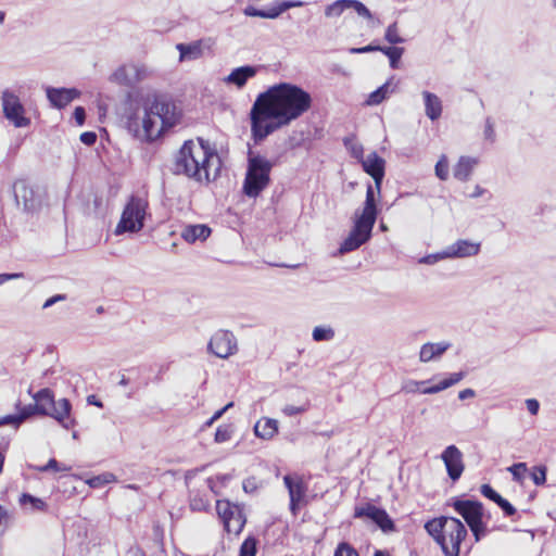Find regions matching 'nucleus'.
Returning <instances> with one entry per match:
<instances>
[{
	"instance_id": "nucleus-1",
	"label": "nucleus",
	"mask_w": 556,
	"mask_h": 556,
	"mask_svg": "<svg viewBox=\"0 0 556 556\" xmlns=\"http://www.w3.org/2000/svg\"><path fill=\"white\" fill-rule=\"evenodd\" d=\"M312 104L311 93L291 83H279L261 92L249 113L254 143H261L276 130L289 126L309 111Z\"/></svg>"
},
{
	"instance_id": "nucleus-2",
	"label": "nucleus",
	"mask_w": 556,
	"mask_h": 556,
	"mask_svg": "<svg viewBox=\"0 0 556 556\" xmlns=\"http://www.w3.org/2000/svg\"><path fill=\"white\" fill-rule=\"evenodd\" d=\"M220 157L207 140H187L175 156L173 173L186 175L198 182L216 179L220 168Z\"/></svg>"
},
{
	"instance_id": "nucleus-3",
	"label": "nucleus",
	"mask_w": 556,
	"mask_h": 556,
	"mask_svg": "<svg viewBox=\"0 0 556 556\" xmlns=\"http://www.w3.org/2000/svg\"><path fill=\"white\" fill-rule=\"evenodd\" d=\"M376 192V187L367 186L363 212L357 216L351 232L341 243L339 248L341 254L357 250L370 239L378 215Z\"/></svg>"
},
{
	"instance_id": "nucleus-4",
	"label": "nucleus",
	"mask_w": 556,
	"mask_h": 556,
	"mask_svg": "<svg viewBox=\"0 0 556 556\" xmlns=\"http://www.w3.org/2000/svg\"><path fill=\"white\" fill-rule=\"evenodd\" d=\"M274 164L260 154L248 153V168L243 182V192L256 198L270 182V170Z\"/></svg>"
},
{
	"instance_id": "nucleus-5",
	"label": "nucleus",
	"mask_w": 556,
	"mask_h": 556,
	"mask_svg": "<svg viewBox=\"0 0 556 556\" xmlns=\"http://www.w3.org/2000/svg\"><path fill=\"white\" fill-rule=\"evenodd\" d=\"M148 202L139 197H130L124 207L121 220L116 227V233L138 232L144 226Z\"/></svg>"
},
{
	"instance_id": "nucleus-6",
	"label": "nucleus",
	"mask_w": 556,
	"mask_h": 556,
	"mask_svg": "<svg viewBox=\"0 0 556 556\" xmlns=\"http://www.w3.org/2000/svg\"><path fill=\"white\" fill-rule=\"evenodd\" d=\"M216 511L223 522L224 530L228 534L239 535L245 523L247 515L243 504L232 503L228 500L216 502Z\"/></svg>"
},
{
	"instance_id": "nucleus-7",
	"label": "nucleus",
	"mask_w": 556,
	"mask_h": 556,
	"mask_svg": "<svg viewBox=\"0 0 556 556\" xmlns=\"http://www.w3.org/2000/svg\"><path fill=\"white\" fill-rule=\"evenodd\" d=\"M4 117L15 127L22 128L30 125V119L25 116V108L18 96L5 89L1 96Z\"/></svg>"
},
{
	"instance_id": "nucleus-8",
	"label": "nucleus",
	"mask_w": 556,
	"mask_h": 556,
	"mask_svg": "<svg viewBox=\"0 0 556 556\" xmlns=\"http://www.w3.org/2000/svg\"><path fill=\"white\" fill-rule=\"evenodd\" d=\"M446 541V549H442L445 556H458L462 541L467 535V529L458 518L446 517L444 531H442Z\"/></svg>"
},
{
	"instance_id": "nucleus-9",
	"label": "nucleus",
	"mask_w": 556,
	"mask_h": 556,
	"mask_svg": "<svg viewBox=\"0 0 556 556\" xmlns=\"http://www.w3.org/2000/svg\"><path fill=\"white\" fill-rule=\"evenodd\" d=\"M17 205H23L26 213L37 212L41 207V195L25 179H18L12 187Z\"/></svg>"
},
{
	"instance_id": "nucleus-10",
	"label": "nucleus",
	"mask_w": 556,
	"mask_h": 556,
	"mask_svg": "<svg viewBox=\"0 0 556 556\" xmlns=\"http://www.w3.org/2000/svg\"><path fill=\"white\" fill-rule=\"evenodd\" d=\"M207 350L219 358H227L238 350L236 337L231 331L220 329L212 336Z\"/></svg>"
},
{
	"instance_id": "nucleus-11",
	"label": "nucleus",
	"mask_w": 556,
	"mask_h": 556,
	"mask_svg": "<svg viewBox=\"0 0 556 556\" xmlns=\"http://www.w3.org/2000/svg\"><path fill=\"white\" fill-rule=\"evenodd\" d=\"M354 517L370 519L383 532H390L395 529V525L388 513L383 508L377 507L372 504H366L362 507H356Z\"/></svg>"
},
{
	"instance_id": "nucleus-12",
	"label": "nucleus",
	"mask_w": 556,
	"mask_h": 556,
	"mask_svg": "<svg viewBox=\"0 0 556 556\" xmlns=\"http://www.w3.org/2000/svg\"><path fill=\"white\" fill-rule=\"evenodd\" d=\"M452 506L468 526L483 520L484 509L479 501L455 498Z\"/></svg>"
},
{
	"instance_id": "nucleus-13",
	"label": "nucleus",
	"mask_w": 556,
	"mask_h": 556,
	"mask_svg": "<svg viewBox=\"0 0 556 556\" xmlns=\"http://www.w3.org/2000/svg\"><path fill=\"white\" fill-rule=\"evenodd\" d=\"M441 458L445 465L448 478L457 481L465 469L463 453L456 445H448L441 454Z\"/></svg>"
},
{
	"instance_id": "nucleus-14",
	"label": "nucleus",
	"mask_w": 556,
	"mask_h": 556,
	"mask_svg": "<svg viewBox=\"0 0 556 556\" xmlns=\"http://www.w3.org/2000/svg\"><path fill=\"white\" fill-rule=\"evenodd\" d=\"M362 166L375 181L377 193L380 194L381 185L386 174V161L377 152H370L365 159H362Z\"/></svg>"
},
{
	"instance_id": "nucleus-15",
	"label": "nucleus",
	"mask_w": 556,
	"mask_h": 556,
	"mask_svg": "<svg viewBox=\"0 0 556 556\" xmlns=\"http://www.w3.org/2000/svg\"><path fill=\"white\" fill-rule=\"evenodd\" d=\"M283 482L289 492L290 510L295 515L299 510V505L304 501L307 486L299 476L286 475Z\"/></svg>"
},
{
	"instance_id": "nucleus-16",
	"label": "nucleus",
	"mask_w": 556,
	"mask_h": 556,
	"mask_svg": "<svg viewBox=\"0 0 556 556\" xmlns=\"http://www.w3.org/2000/svg\"><path fill=\"white\" fill-rule=\"evenodd\" d=\"M303 5L304 2L300 0H283L278 2L275 7L268 10L256 9L252 5H249L243 10V13L247 16H256L262 18L274 20L280 16L283 12H286L289 9L300 8Z\"/></svg>"
},
{
	"instance_id": "nucleus-17",
	"label": "nucleus",
	"mask_w": 556,
	"mask_h": 556,
	"mask_svg": "<svg viewBox=\"0 0 556 556\" xmlns=\"http://www.w3.org/2000/svg\"><path fill=\"white\" fill-rule=\"evenodd\" d=\"M146 77V68L137 65L119 66L110 77L111 81L132 87Z\"/></svg>"
},
{
	"instance_id": "nucleus-18",
	"label": "nucleus",
	"mask_w": 556,
	"mask_h": 556,
	"mask_svg": "<svg viewBox=\"0 0 556 556\" xmlns=\"http://www.w3.org/2000/svg\"><path fill=\"white\" fill-rule=\"evenodd\" d=\"M48 413L46 416L52 417L65 429H72L76 425L75 418L72 417V404L68 399L54 400V405Z\"/></svg>"
},
{
	"instance_id": "nucleus-19",
	"label": "nucleus",
	"mask_w": 556,
	"mask_h": 556,
	"mask_svg": "<svg viewBox=\"0 0 556 556\" xmlns=\"http://www.w3.org/2000/svg\"><path fill=\"white\" fill-rule=\"evenodd\" d=\"M481 250V243L468 239H458L445 248V256L448 258H465L478 255Z\"/></svg>"
},
{
	"instance_id": "nucleus-20",
	"label": "nucleus",
	"mask_w": 556,
	"mask_h": 556,
	"mask_svg": "<svg viewBox=\"0 0 556 556\" xmlns=\"http://www.w3.org/2000/svg\"><path fill=\"white\" fill-rule=\"evenodd\" d=\"M47 98L51 106L55 109H63L76 98L79 97L80 92L75 88H46Z\"/></svg>"
},
{
	"instance_id": "nucleus-21",
	"label": "nucleus",
	"mask_w": 556,
	"mask_h": 556,
	"mask_svg": "<svg viewBox=\"0 0 556 556\" xmlns=\"http://www.w3.org/2000/svg\"><path fill=\"white\" fill-rule=\"evenodd\" d=\"M174 110V104L160 98H155L150 106V112L153 113V116L161 121L162 128H168L175 125Z\"/></svg>"
},
{
	"instance_id": "nucleus-22",
	"label": "nucleus",
	"mask_w": 556,
	"mask_h": 556,
	"mask_svg": "<svg viewBox=\"0 0 556 556\" xmlns=\"http://www.w3.org/2000/svg\"><path fill=\"white\" fill-rule=\"evenodd\" d=\"M260 70V66L243 65L233 68L230 74L224 78V81L228 85H233L241 89L245 86L250 78H253Z\"/></svg>"
},
{
	"instance_id": "nucleus-23",
	"label": "nucleus",
	"mask_w": 556,
	"mask_h": 556,
	"mask_svg": "<svg viewBox=\"0 0 556 556\" xmlns=\"http://www.w3.org/2000/svg\"><path fill=\"white\" fill-rule=\"evenodd\" d=\"M156 117L153 116V113L150 112V108H146L143 111V116L141 118V138L146 141H153L154 139L159 138L162 130L164 128H156Z\"/></svg>"
},
{
	"instance_id": "nucleus-24",
	"label": "nucleus",
	"mask_w": 556,
	"mask_h": 556,
	"mask_svg": "<svg viewBox=\"0 0 556 556\" xmlns=\"http://www.w3.org/2000/svg\"><path fill=\"white\" fill-rule=\"evenodd\" d=\"M450 342H438V343H431L427 342L421 345L420 352H419V359L422 363H428L434 358H438L442 356L450 348Z\"/></svg>"
},
{
	"instance_id": "nucleus-25",
	"label": "nucleus",
	"mask_w": 556,
	"mask_h": 556,
	"mask_svg": "<svg viewBox=\"0 0 556 556\" xmlns=\"http://www.w3.org/2000/svg\"><path fill=\"white\" fill-rule=\"evenodd\" d=\"M28 393L31 395L34 402L37 404L40 416H46L49 414L51 407L54 405V393L49 388L40 389L39 391L33 393L31 388H29Z\"/></svg>"
},
{
	"instance_id": "nucleus-26",
	"label": "nucleus",
	"mask_w": 556,
	"mask_h": 556,
	"mask_svg": "<svg viewBox=\"0 0 556 556\" xmlns=\"http://www.w3.org/2000/svg\"><path fill=\"white\" fill-rule=\"evenodd\" d=\"M18 505L26 514L46 513L49 508L48 504L42 498L29 493H22L20 495Z\"/></svg>"
},
{
	"instance_id": "nucleus-27",
	"label": "nucleus",
	"mask_w": 556,
	"mask_h": 556,
	"mask_svg": "<svg viewBox=\"0 0 556 556\" xmlns=\"http://www.w3.org/2000/svg\"><path fill=\"white\" fill-rule=\"evenodd\" d=\"M211 228L204 224L188 225L181 231V238L188 243L205 241L211 236Z\"/></svg>"
},
{
	"instance_id": "nucleus-28",
	"label": "nucleus",
	"mask_w": 556,
	"mask_h": 556,
	"mask_svg": "<svg viewBox=\"0 0 556 556\" xmlns=\"http://www.w3.org/2000/svg\"><path fill=\"white\" fill-rule=\"evenodd\" d=\"M445 521L446 516H442L439 518L431 519L425 523L426 531L440 545L441 549H446V541L444 539V535L442 534V531H444Z\"/></svg>"
},
{
	"instance_id": "nucleus-29",
	"label": "nucleus",
	"mask_w": 556,
	"mask_h": 556,
	"mask_svg": "<svg viewBox=\"0 0 556 556\" xmlns=\"http://www.w3.org/2000/svg\"><path fill=\"white\" fill-rule=\"evenodd\" d=\"M204 40H197L191 43H178L176 46L179 51L180 61L197 60L203 55Z\"/></svg>"
},
{
	"instance_id": "nucleus-30",
	"label": "nucleus",
	"mask_w": 556,
	"mask_h": 556,
	"mask_svg": "<svg viewBox=\"0 0 556 556\" xmlns=\"http://www.w3.org/2000/svg\"><path fill=\"white\" fill-rule=\"evenodd\" d=\"M422 97L425 101L426 115L431 121H437L442 114V102L440 98L430 91H424Z\"/></svg>"
},
{
	"instance_id": "nucleus-31",
	"label": "nucleus",
	"mask_w": 556,
	"mask_h": 556,
	"mask_svg": "<svg viewBox=\"0 0 556 556\" xmlns=\"http://www.w3.org/2000/svg\"><path fill=\"white\" fill-rule=\"evenodd\" d=\"M278 432V421L273 418H262L254 426L256 437L269 440Z\"/></svg>"
},
{
	"instance_id": "nucleus-32",
	"label": "nucleus",
	"mask_w": 556,
	"mask_h": 556,
	"mask_svg": "<svg viewBox=\"0 0 556 556\" xmlns=\"http://www.w3.org/2000/svg\"><path fill=\"white\" fill-rule=\"evenodd\" d=\"M464 377H465V372H463V371L453 372L450 375V377L441 380L439 383L431 386V387L424 388L420 391V393L434 394V393L441 392V391L458 383Z\"/></svg>"
},
{
	"instance_id": "nucleus-33",
	"label": "nucleus",
	"mask_w": 556,
	"mask_h": 556,
	"mask_svg": "<svg viewBox=\"0 0 556 556\" xmlns=\"http://www.w3.org/2000/svg\"><path fill=\"white\" fill-rule=\"evenodd\" d=\"M476 163L475 159L462 156L454 167V177L460 181L468 180Z\"/></svg>"
},
{
	"instance_id": "nucleus-34",
	"label": "nucleus",
	"mask_w": 556,
	"mask_h": 556,
	"mask_svg": "<svg viewBox=\"0 0 556 556\" xmlns=\"http://www.w3.org/2000/svg\"><path fill=\"white\" fill-rule=\"evenodd\" d=\"M393 91L394 88H391V83L387 81L368 96L366 103L368 105H378Z\"/></svg>"
},
{
	"instance_id": "nucleus-35",
	"label": "nucleus",
	"mask_w": 556,
	"mask_h": 556,
	"mask_svg": "<svg viewBox=\"0 0 556 556\" xmlns=\"http://www.w3.org/2000/svg\"><path fill=\"white\" fill-rule=\"evenodd\" d=\"M381 52L389 58L391 68L395 70L399 67L400 60L404 53V48L383 46Z\"/></svg>"
},
{
	"instance_id": "nucleus-36",
	"label": "nucleus",
	"mask_w": 556,
	"mask_h": 556,
	"mask_svg": "<svg viewBox=\"0 0 556 556\" xmlns=\"http://www.w3.org/2000/svg\"><path fill=\"white\" fill-rule=\"evenodd\" d=\"M334 330L331 327L317 326L313 329V340L316 342L330 341L334 338Z\"/></svg>"
},
{
	"instance_id": "nucleus-37",
	"label": "nucleus",
	"mask_w": 556,
	"mask_h": 556,
	"mask_svg": "<svg viewBox=\"0 0 556 556\" xmlns=\"http://www.w3.org/2000/svg\"><path fill=\"white\" fill-rule=\"evenodd\" d=\"M348 9V0H337L325 9L327 17H338Z\"/></svg>"
},
{
	"instance_id": "nucleus-38",
	"label": "nucleus",
	"mask_w": 556,
	"mask_h": 556,
	"mask_svg": "<svg viewBox=\"0 0 556 556\" xmlns=\"http://www.w3.org/2000/svg\"><path fill=\"white\" fill-rule=\"evenodd\" d=\"M257 552V540L250 535L241 544L239 556H255Z\"/></svg>"
},
{
	"instance_id": "nucleus-39",
	"label": "nucleus",
	"mask_w": 556,
	"mask_h": 556,
	"mask_svg": "<svg viewBox=\"0 0 556 556\" xmlns=\"http://www.w3.org/2000/svg\"><path fill=\"white\" fill-rule=\"evenodd\" d=\"M384 39L391 45H399L405 41V39L399 35L397 22H393L387 27Z\"/></svg>"
},
{
	"instance_id": "nucleus-40",
	"label": "nucleus",
	"mask_w": 556,
	"mask_h": 556,
	"mask_svg": "<svg viewBox=\"0 0 556 556\" xmlns=\"http://www.w3.org/2000/svg\"><path fill=\"white\" fill-rule=\"evenodd\" d=\"M348 9H353L359 16L366 20H372L370 10L358 0H348Z\"/></svg>"
},
{
	"instance_id": "nucleus-41",
	"label": "nucleus",
	"mask_w": 556,
	"mask_h": 556,
	"mask_svg": "<svg viewBox=\"0 0 556 556\" xmlns=\"http://www.w3.org/2000/svg\"><path fill=\"white\" fill-rule=\"evenodd\" d=\"M435 175L441 180H446L448 177V161L445 155H442L434 167Z\"/></svg>"
},
{
	"instance_id": "nucleus-42",
	"label": "nucleus",
	"mask_w": 556,
	"mask_h": 556,
	"mask_svg": "<svg viewBox=\"0 0 556 556\" xmlns=\"http://www.w3.org/2000/svg\"><path fill=\"white\" fill-rule=\"evenodd\" d=\"M232 434L231 427L229 425H220L215 432V442L224 443L230 440Z\"/></svg>"
},
{
	"instance_id": "nucleus-43",
	"label": "nucleus",
	"mask_w": 556,
	"mask_h": 556,
	"mask_svg": "<svg viewBox=\"0 0 556 556\" xmlns=\"http://www.w3.org/2000/svg\"><path fill=\"white\" fill-rule=\"evenodd\" d=\"M141 118L136 114H131L127 118V127L129 131L134 134L135 137L141 138V128H140Z\"/></svg>"
},
{
	"instance_id": "nucleus-44",
	"label": "nucleus",
	"mask_w": 556,
	"mask_h": 556,
	"mask_svg": "<svg viewBox=\"0 0 556 556\" xmlns=\"http://www.w3.org/2000/svg\"><path fill=\"white\" fill-rule=\"evenodd\" d=\"M39 415V409L36 403L24 405L20 408L18 417L22 424L29 417Z\"/></svg>"
},
{
	"instance_id": "nucleus-45",
	"label": "nucleus",
	"mask_w": 556,
	"mask_h": 556,
	"mask_svg": "<svg viewBox=\"0 0 556 556\" xmlns=\"http://www.w3.org/2000/svg\"><path fill=\"white\" fill-rule=\"evenodd\" d=\"M115 480V476L113 473L106 472L97 477H93L89 480V484L92 488L102 486Z\"/></svg>"
},
{
	"instance_id": "nucleus-46",
	"label": "nucleus",
	"mask_w": 556,
	"mask_h": 556,
	"mask_svg": "<svg viewBox=\"0 0 556 556\" xmlns=\"http://www.w3.org/2000/svg\"><path fill=\"white\" fill-rule=\"evenodd\" d=\"M333 556H359L354 547L349 543L342 542L338 545Z\"/></svg>"
},
{
	"instance_id": "nucleus-47",
	"label": "nucleus",
	"mask_w": 556,
	"mask_h": 556,
	"mask_svg": "<svg viewBox=\"0 0 556 556\" xmlns=\"http://www.w3.org/2000/svg\"><path fill=\"white\" fill-rule=\"evenodd\" d=\"M532 480L536 485H543L546 481V467L545 466H536L532 472Z\"/></svg>"
},
{
	"instance_id": "nucleus-48",
	"label": "nucleus",
	"mask_w": 556,
	"mask_h": 556,
	"mask_svg": "<svg viewBox=\"0 0 556 556\" xmlns=\"http://www.w3.org/2000/svg\"><path fill=\"white\" fill-rule=\"evenodd\" d=\"M480 492L483 496L494 502L495 504L502 497L500 493H497L490 484H482L480 488Z\"/></svg>"
},
{
	"instance_id": "nucleus-49",
	"label": "nucleus",
	"mask_w": 556,
	"mask_h": 556,
	"mask_svg": "<svg viewBox=\"0 0 556 556\" xmlns=\"http://www.w3.org/2000/svg\"><path fill=\"white\" fill-rule=\"evenodd\" d=\"M382 48H383V46L370 43V45H367L365 47L350 48L349 49V53H351V54H363V53H369V52H376V51L381 52Z\"/></svg>"
},
{
	"instance_id": "nucleus-50",
	"label": "nucleus",
	"mask_w": 556,
	"mask_h": 556,
	"mask_svg": "<svg viewBox=\"0 0 556 556\" xmlns=\"http://www.w3.org/2000/svg\"><path fill=\"white\" fill-rule=\"evenodd\" d=\"M475 536V540L479 542L486 533V527L483 520L476 522L475 525L468 526Z\"/></svg>"
},
{
	"instance_id": "nucleus-51",
	"label": "nucleus",
	"mask_w": 556,
	"mask_h": 556,
	"mask_svg": "<svg viewBox=\"0 0 556 556\" xmlns=\"http://www.w3.org/2000/svg\"><path fill=\"white\" fill-rule=\"evenodd\" d=\"M207 507V502L199 496V495H195L193 497L190 498V508L191 510L193 511H203L205 510Z\"/></svg>"
},
{
	"instance_id": "nucleus-52",
	"label": "nucleus",
	"mask_w": 556,
	"mask_h": 556,
	"mask_svg": "<svg viewBox=\"0 0 556 556\" xmlns=\"http://www.w3.org/2000/svg\"><path fill=\"white\" fill-rule=\"evenodd\" d=\"M444 258H448V256H445V249L441 252L424 256L422 258H420V263L433 265L437 262L444 260Z\"/></svg>"
},
{
	"instance_id": "nucleus-53",
	"label": "nucleus",
	"mask_w": 556,
	"mask_h": 556,
	"mask_svg": "<svg viewBox=\"0 0 556 556\" xmlns=\"http://www.w3.org/2000/svg\"><path fill=\"white\" fill-rule=\"evenodd\" d=\"M496 505L503 510L506 517L514 516L516 514V508L503 496L498 500Z\"/></svg>"
},
{
	"instance_id": "nucleus-54",
	"label": "nucleus",
	"mask_w": 556,
	"mask_h": 556,
	"mask_svg": "<svg viewBox=\"0 0 556 556\" xmlns=\"http://www.w3.org/2000/svg\"><path fill=\"white\" fill-rule=\"evenodd\" d=\"M426 383H428V381H415V380H409L408 382H406L402 390L406 393H416V392H420L422 389H420L421 386H425Z\"/></svg>"
},
{
	"instance_id": "nucleus-55",
	"label": "nucleus",
	"mask_w": 556,
	"mask_h": 556,
	"mask_svg": "<svg viewBox=\"0 0 556 556\" xmlns=\"http://www.w3.org/2000/svg\"><path fill=\"white\" fill-rule=\"evenodd\" d=\"M20 418L21 417H18V414L7 415L4 417H1L0 418V427L1 426H5V425H10V426H13L14 429H17L22 425V421L20 420Z\"/></svg>"
},
{
	"instance_id": "nucleus-56",
	"label": "nucleus",
	"mask_w": 556,
	"mask_h": 556,
	"mask_svg": "<svg viewBox=\"0 0 556 556\" xmlns=\"http://www.w3.org/2000/svg\"><path fill=\"white\" fill-rule=\"evenodd\" d=\"M306 410H307V406L306 405H303V406L286 405L282 408V413L286 416H295V415L302 414V413H304Z\"/></svg>"
},
{
	"instance_id": "nucleus-57",
	"label": "nucleus",
	"mask_w": 556,
	"mask_h": 556,
	"mask_svg": "<svg viewBox=\"0 0 556 556\" xmlns=\"http://www.w3.org/2000/svg\"><path fill=\"white\" fill-rule=\"evenodd\" d=\"M51 469L55 471L70 470V468L67 467L61 468L59 462L55 458L49 459V462L45 466L39 468L40 471H48Z\"/></svg>"
},
{
	"instance_id": "nucleus-58",
	"label": "nucleus",
	"mask_w": 556,
	"mask_h": 556,
	"mask_svg": "<svg viewBox=\"0 0 556 556\" xmlns=\"http://www.w3.org/2000/svg\"><path fill=\"white\" fill-rule=\"evenodd\" d=\"M80 141L86 146H93L97 141V134L93 131H85L80 135Z\"/></svg>"
},
{
	"instance_id": "nucleus-59",
	"label": "nucleus",
	"mask_w": 556,
	"mask_h": 556,
	"mask_svg": "<svg viewBox=\"0 0 556 556\" xmlns=\"http://www.w3.org/2000/svg\"><path fill=\"white\" fill-rule=\"evenodd\" d=\"M484 137L490 141H494L495 138L493 122L490 117L485 121Z\"/></svg>"
},
{
	"instance_id": "nucleus-60",
	"label": "nucleus",
	"mask_w": 556,
	"mask_h": 556,
	"mask_svg": "<svg viewBox=\"0 0 556 556\" xmlns=\"http://www.w3.org/2000/svg\"><path fill=\"white\" fill-rule=\"evenodd\" d=\"M76 123L81 126L86 121V111L83 106H76L73 113Z\"/></svg>"
},
{
	"instance_id": "nucleus-61",
	"label": "nucleus",
	"mask_w": 556,
	"mask_h": 556,
	"mask_svg": "<svg viewBox=\"0 0 556 556\" xmlns=\"http://www.w3.org/2000/svg\"><path fill=\"white\" fill-rule=\"evenodd\" d=\"M527 409L531 415H536L540 409V403L535 399H528L526 401Z\"/></svg>"
},
{
	"instance_id": "nucleus-62",
	"label": "nucleus",
	"mask_w": 556,
	"mask_h": 556,
	"mask_svg": "<svg viewBox=\"0 0 556 556\" xmlns=\"http://www.w3.org/2000/svg\"><path fill=\"white\" fill-rule=\"evenodd\" d=\"M65 300H66V295L65 294H55V295L49 298L43 303L42 308H49L52 305H54L55 303L61 302V301H65Z\"/></svg>"
},
{
	"instance_id": "nucleus-63",
	"label": "nucleus",
	"mask_w": 556,
	"mask_h": 556,
	"mask_svg": "<svg viewBox=\"0 0 556 556\" xmlns=\"http://www.w3.org/2000/svg\"><path fill=\"white\" fill-rule=\"evenodd\" d=\"M526 469H527V465L525 463H517V464H514L509 468V471L513 473L514 479L519 480L520 479L519 471L520 470H526Z\"/></svg>"
},
{
	"instance_id": "nucleus-64",
	"label": "nucleus",
	"mask_w": 556,
	"mask_h": 556,
	"mask_svg": "<svg viewBox=\"0 0 556 556\" xmlns=\"http://www.w3.org/2000/svg\"><path fill=\"white\" fill-rule=\"evenodd\" d=\"M256 489L255 478H249L243 481V490L247 493H251Z\"/></svg>"
}]
</instances>
